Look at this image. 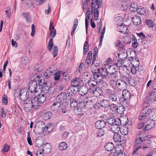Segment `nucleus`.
<instances>
[{
    "mask_svg": "<svg viewBox=\"0 0 156 156\" xmlns=\"http://www.w3.org/2000/svg\"><path fill=\"white\" fill-rule=\"evenodd\" d=\"M74 113L77 115H79L83 114V110L77 106L74 108Z\"/></svg>",
    "mask_w": 156,
    "mask_h": 156,
    "instance_id": "nucleus-36",
    "label": "nucleus"
},
{
    "mask_svg": "<svg viewBox=\"0 0 156 156\" xmlns=\"http://www.w3.org/2000/svg\"><path fill=\"white\" fill-rule=\"evenodd\" d=\"M105 134L104 131L102 129H99L97 132L98 137H101Z\"/></svg>",
    "mask_w": 156,
    "mask_h": 156,
    "instance_id": "nucleus-49",
    "label": "nucleus"
},
{
    "mask_svg": "<svg viewBox=\"0 0 156 156\" xmlns=\"http://www.w3.org/2000/svg\"><path fill=\"white\" fill-rule=\"evenodd\" d=\"M4 110L3 108H2V112L0 115L2 118L5 119L6 117V114L5 112L4 111Z\"/></svg>",
    "mask_w": 156,
    "mask_h": 156,
    "instance_id": "nucleus-63",
    "label": "nucleus"
},
{
    "mask_svg": "<svg viewBox=\"0 0 156 156\" xmlns=\"http://www.w3.org/2000/svg\"><path fill=\"white\" fill-rule=\"evenodd\" d=\"M38 82V87L39 90L41 89V88H42V87L43 86V85L44 84V83H44L41 80L38 81H37ZM41 91V90H40Z\"/></svg>",
    "mask_w": 156,
    "mask_h": 156,
    "instance_id": "nucleus-58",
    "label": "nucleus"
},
{
    "mask_svg": "<svg viewBox=\"0 0 156 156\" xmlns=\"http://www.w3.org/2000/svg\"><path fill=\"white\" fill-rule=\"evenodd\" d=\"M56 98L60 101V102H62L64 100H66L67 94L64 92H62Z\"/></svg>",
    "mask_w": 156,
    "mask_h": 156,
    "instance_id": "nucleus-25",
    "label": "nucleus"
},
{
    "mask_svg": "<svg viewBox=\"0 0 156 156\" xmlns=\"http://www.w3.org/2000/svg\"><path fill=\"white\" fill-rule=\"evenodd\" d=\"M106 125V122L104 121L99 120L95 123L96 127L98 129H102Z\"/></svg>",
    "mask_w": 156,
    "mask_h": 156,
    "instance_id": "nucleus-20",
    "label": "nucleus"
},
{
    "mask_svg": "<svg viewBox=\"0 0 156 156\" xmlns=\"http://www.w3.org/2000/svg\"><path fill=\"white\" fill-rule=\"evenodd\" d=\"M122 95L123 98H120V102H122L124 105L127 104V100L130 98L131 96L129 92L127 90L125 89L122 91Z\"/></svg>",
    "mask_w": 156,
    "mask_h": 156,
    "instance_id": "nucleus-7",
    "label": "nucleus"
},
{
    "mask_svg": "<svg viewBox=\"0 0 156 156\" xmlns=\"http://www.w3.org/2000/svg\"><path fill=\"white\" fill-rule=\"evenodd\" d=\"M138 135V137L135 140L134 142V150L132 154L133 155L136 154V152L139 150V148H142L144 149V148H147L146 146H144L143 145H140L141 142L147 140V139L146 133H144V131H140Z\"/></svg>",
    "mask_w": 156,
    "mask_h": 156,
    "instance_id": "nucleus-2",
    "label": "nucleus"
},
{
    "mask_svg": "<svg viewBox=\"0 0 156 156\" xmlns=\"http://www.w3.org/2000/svg\"><path fill=\"white\" fill-rule=\"evenodd\" d=\"M132 20L134 24L138 25L140 24L141 22L140 17L137 15H135L133 16Z\"/></svg>",
    "mask_w": 156,
    "mask_h": 156,
    "instance_id": "nucleus-18",
    "label": "nucleus"
},
{
    "mask_svg": "<svg viewBox=\"0 0 156 156\" xmlns=\"http://www.w3.org/2000/svg\"><path fill=\"white\" fill-rule=\"evenodd\" d=\"M111 110L113 112H116L117 111L118 108V105L114 104H112L109 105Z\"/></svg>",
    "mask_w": 156,
    "mask_h": 156,
    "instance_id": "nucleus-43",
    "label": "nucleus"
},
{
    "mask_svg": "<svg viewBox=\"0 0 156 156\" xmlns=\"http://www.w3.org/2000/svg\"><path fill=\"white\" fill-rule=\"evenodd\" d=\"M62 73V72L61 71H56L53 75L54 76V77L55 80H59L61 74Z\"/></svg>",
    "mask_w": 156,
    "mask_h": 156,
    "instance_id": "nucleus-30",
    "label": "nucleus"
},
{
    "mask_svg": "<svg viewBox=\"0 0 156 156\" xmlns=\"http://www.w3.org/2000/svg\"><path fill=\"white\" fill-rule=\"evenodd\" d=\"M105 94L109 99V101L114 102L118 100L117 95L113 90L110 89H107L105 90Z\"/></svg>",
    "mask_w": 156,
    "mask_h": 156,
    "instance_id": "nucleus-5",
    "label": "nucleus"
},
{
    "mask_svg": "<svg viewBox=\"0 0 156 156\" xmlns=\"http://www.w3.org/2000/svg\"><path fill=\"white\" fill-rule=\"evenodd\" d=\"M91 60H86L84 66L86 67H88L91 64Z\"/></svg>",
    "mask_w": 156,
    "mask_h": 156,
    "instance_id": "nucleus-64",
    "label": "nucleus"
},
{
    "mask_svg": "<svg viewBox=\"0 0 156 156\" xmlns=\"http://www.w3.org/2000/svg\"><path fill=\"white\" fill-rule=\"evenodd\" d=\"M50 88L49 86L48 85V84L47 83H45L43 85L42 90L44 93H47L49 92Z\"/></svg>",
    "mask_w": 156,
    "mask_h": 156,
    "instance_id": "nucleus-34",
    "label": "nucleus"
},
{
    "mask_svg": "<svg viewBox=\"0 0 156 156\" xmlns=\"http://www.w3.org/2000/svg\"><path fill=\"white\" fill-rule=\"evenodd\" d=\"M21 62L24 65H26L28 63L30 60L28 57H23L20 60Z\"/></svg>",
    "mask_w": 156,
    "mask_h": 156,
    "instance_id": "nucleus-40",
    "label": "nucleus"
},
{
    "mask_svg": "<svg viewBox=\"0 0 156 156\" xmlns=\"http://www.w3.org/2000/svg\"><path fill=\"white\" fill-rule=\"evenodd\" d=\"M68 147L67 144L65 142L61 143L59 145V149L61 150H64L66 149Z\"/></svg>",
    "mask_w": 156,
    "mask_h": 156,
    "instance_id": "nucleus-37",
    "label": "nucleus"
},
{
    "mask_svg": "<svg viewBox=\"0 0 156 156\" xmlns=\"http://www.w3.org/2000/svg\"><path fill=\"white\" fill-rule=\"evenodd\" d=\"M30 100V102L32 107V108L33 109H37L40 106L39 102L38 101V100L37 97H35L34 94V96L31 97Z\"/></svg>",
    "mask_w": 156,
    "mask_h": 156,
    "instance_id": "nucleus-11",
    "label": "nucleus"
},
{
    "mask_svg": "<svg viewBox=\"0 0 156 156\" xmlns=\"http://www.w3.org/2000/svg\"><path fill=\"white\" fill-rule=\"evenodd\" d=\"M120 55L118 56V57L120 58L121 59V61L120 62L119 60L117 62L116 64V65L118 67H121L122 65V62L125 59V58H124L123 59L121 58Z\"/></svg>",
    "mask_w": 156,
    "mask_h": 156,
    "instance_id": "nucleus-57",
    "label": "nucleus"
},
{
    "mask_svg": "<svg viewBox=\"0 0 156 156\" xmlns=\"http://www.w3.org/2000/svg\"><path fill=\"white\" fill-rule=\"evenodd\" d=\"M53 45V39H52V38H51L48 42V50L49 51H50L52 49Z\"/></svg>",
    "mask_w": 156,
    "mask_h": 156,
    "instance_id": "nucleus-45",
    "label": "nucleus"
},
{
    "mask_svg": "<svg viewBox=\"0 0 156 156\" xmlns=\"http://www.w3.org/2000/svg\"><path fill=\"white\" fill-rule=\"evenodd\" d=\"M117 87L120 90L125 88L127 86L126 82L122 79L118 80L116 81Z\"/></svg>",
    "mask_w": 156,
    "mask_h": 156,
    "instance_id": "nucleus-12",
    "label": "nucleus"
},
{
    "mask_svg": "<svg viewBox=\"0 0 156 156\" xmlns=\"http://www.w3.org/2000/svg\"><path fill=\"white\" fill-rule=\"evenodd\" d=\"M93 105L91 101H89L86 102L85 103V107L88 109L91 108Z\"/></svg>",
    "mask_w": 156,
    "mask_h": 156,
    "instance_id": "nucleus-46",
    "label": "nucleus"
},
{
    "mask_svg": "<svg viewBox=\"0 0 156 156\" xmlns=\"http://www.w3.org/2000/svg\"><path fill=\"white\" fill-rule=\"evenodd\" d=\"M121 120L117 118L115 119V122L114 125H116L118 126H119L122 124Z\"/></svg>",
    "mask_w": 156,
    "mask_h": 156,
    "instance_id": "nucleus-54",
    "label": "nucleus"
},
{
    "mask_svg": "<svg viewBox=\"0 0 156 156\" xmlns=\"http://www.w3.org/2000/svg\"><path fill=\"white\" fill-rule=\"evenodd\" d=\"M39 103H43L46 100V95L45 94H38L37 97Z\"/></svg>",
    "mask_w": 156,
    "mask_h": 156,
    "instance_id": "nucleus-27",
    "label": "nucleus"
},
{
    "mask_svg": "<svg viewBox=\"0 0 156 156\" xmlns=\"http://www.w3.org/2000/svg\"><path fill=\"white\" fill-rule=\"evenodd\" d=\"M19 98L20 100L22 101H26L28 99L29 101L31 98V97L34 96V93H30L29 91H26L24 90H22L19 91Z\"/></svg>",
    "mask_w": 156,
    "mask_h": 156,
    "instance_id": "nucleus-3",
    "label": "nucleus"
},
{
    "mask_svg": "<svg viewBox=\"0 0 156 156\" xmlns=\"http://www.w3.org/2000/svg\"><path fill=\"white\" fill-rule=\"evenodd\" d=\"M9 147L7 144H5L3 149H2V153H5L8 152L9 149Z\"/></svg>",
    "mask_w": 156,
    "mask_h": 156,
    "instance_id": "nucleus-56",
    "label": "nucleus"
},
{
    "mask_svg": "<svg viewBox=\"0 0 156 156\" xmlns=\"http://www.w3.org/2000/svg\"><path fill=\"white\" fill-rule=\"evenodd\" d=\"M115 122V119L113 118H110L108 119L107 122L108 124L111 125L114 124Z\"/></svg>",
    "mask_w": 156,
    "mask_h": 156,
    "instance_id": "nucleus-60",
    "label": "nucleus"
},
{
    "mask_svg": "<svg viewBox=\"0 0 156 156\" xmlns=\"http://www.w3.org/2000/svg\"><path fill=\"white\" fill-rule=\"evenodd\" d=\"M118 72L116 71H115V72H112L111 73L108 75V77L110 79H111L112 80H116L117 78V73Z\"/></svg>",
    "mask_w": 156,
    "mask_h": 156,
    "instance_id": "nucleus-39",
    "label": "nucleus"
},
{
    "mask_svg": "<svg viewBox=\"0 0 156 156\" xmlns=\"http://www.w3.org/2000/svg\"><path fill=\"white\" fill-rule=\"evenodd\" d=\"M80 83V80L78 78H74L71 81V85L74 87L78 86Z\"/></svg>",
    "mask_w": 156,
    "mask_h": 156,
    "instance_id": "nucleus-26",
    "label": "nucleus"
},
{
    "mask_svg": "<svg viewBox=\"0 0 156 156\" xmlns=\"http://www.w3.org/2000/svg\"><path fill=\"white\" fill-rule=\"evenodd\" d=\"M99 68H97V66H95L93 64V66H91V70L92 74L93 75L94 77H96L98 76V73L97 72L96 70H98Z\"/></svg>",
    "mask_w": 156,
    "mask_h": 156,
    "instance_id": "nucleus-31",
    "label": "nucleus"
},
{
    "mask_svg": "<svg viewBox=\"0 0 156 156\" xmlns=\"http://www.w3.org/2000/svg\"><path fill=\"white\" fill-rule=\"evenodd\" d=\"M123 136L118 133H114L113 136V139L116 143H120L123 140Z\"/></svg>",
    "mask_w": 156,
    "mask_h": 156,
    "instance_id": "nucleus-17",
    "label": "nucleus"
},
{
    "mask_svg": "<svg viewBox=\"0 0 156 156\" xmlns=\"http://www.w3.org/2000/svg\"><path fill=\"white\" fill-rule=\"evenodd\" d=\"M43 142L42 140H37L36 141V146L38 147H41L43 145Z\"/></svg>",
    "mask_w": 156,
    "mask_h": 156,
    "instance_id": "nucleus-55",
    "label": "nucleus"
},
{
    "mask_svg": "<svg viewBox=\"0 0 156 156\" xmlns=\"http://www.w3.org/2000/svg\"><path fill=\"white\" fill-rule=\"evenodd\" d=\"M94 80H90L88 82L90 86L89 91L90 92V90H91L93 96L94 95V94L95 92L97 91L96 88H97V86L98 83L102 81L97 77V78L94 77Z\"/></svg>",
    "mask_w": 156,
    "mask_h": 156,
    "instance_id": "nucleus-4",
    "label": "nucleus"
},
{
    "mask_svg": "<svg viewBox=\"0 0 156 156\" xmlns=\"http://www.w3.org/2000/svg\"><path fill=\"white\" fill-rule=\"evenodd\" d=\"M49 72L50 71L49 70H47L44 73V76L46 79L50 78L51 75H52L49 73Z\"/></svg>",
    "mask_w": 156,
    "mask_h": 156,
    "instance_id": "nucleus-59",
    "label": "nucleus"
},
{
    "mask_svg": "<svg viewBox=\"0 0 156 156\" xmlns=\"http://www.w3.org/2000/svg\"><path fill=\"white\" fill-rule=\"evenodd\" d=\"M45 130L44 132L46 133L47 132L48 133H49L52 129L51 123H50L47 125L45 127Z\"/></svg>",
    "mask_w": 156,
    "mask_h": 156,
    "instance_id": "nucleus-47",
    "label": "nucleus"
},
{
    "mask_svg": "<svg viewBox=\"0 0 156 156\" xmlns=\"http://www.w3.org/2000/svg\"><path fill=\"white\" fill-rule=\"evenodd\" d=\"M117 29L119 31L123 34H127L128 31V29L127 27L124 24L120 26H118Z\"/></svg>",
    "mask_w": 156,
    "mask_h": 156,
    "instance_id": "nucleus-19",
    "label": "nucleus"
},
{
    "mask_svg": "<svg viewBox=\"0 0 156 156\" xmlns=\"http://www.w3.org/2000/svg\"><path fill=\"white\" fill-rule=\"evenodd\" d=\"M58 52V47L57 46H55L54 47L52 54L54 58H55L57 55Z\"/></svg>",
    "mask_w": 156,
    "mask_h": 156,
    "instance_id": "nucleus-48",
    "label": "nucleus"
},
{
    "mask_svg": "<svg viewBox=\"0 0 156 156\" xmlns=\"http://www.w3.org/2000/svg\"><path fill=\"white\" fill-rule=\"evenodd\" d=\"M120 130V127L114 124L111 125L109 130L114 133H119Z\"/></svg>",
    "mask_w": 156,
    "mask_h": 156,
    "instance_id": "nucleus-21",
    "label": "nucleus"
},
{
    "mask_svg": "<svg viewBox=\"0 0 156 156\" xmlns=\"http://www.w3.org/2000/svg\"><path fill=\"white\" fill-rule=\"evenodd\" d=\"M38 83L37 81L35 80H33L30 82L28 85V88L29 91L30 93L36 92L39 90Z\"/></svg>",
    "mask_w": 156,
    "mask_h": 156,
    "instance_id": "nucleus-6",
    "label": "nucleus"
},
{
    "mask_svg": "<svg viewBox=\"0 0 156 156\" xmlns=\"http://www.w3.org/2000/svg\"><path fill=\"white\" fill-rule=\"evenodd\" d=\"M136 11L137 13L140 15H144L146 12L145 9L143 8H138Z\"/></svg>",
    "mask_w": 156,
    "mask_h": 156,
    "instance_id": "nucleus-44",
    "label": "nucleus"
},
{
    "mask_svg": "<svg viewBox=\"0 0 156 156\" xmlns=\"http://www.w3.org/2000/svg\"><path fill=\"white\" fill-rule=\"evenodd\" d=\"M61 105V103L59 101H56L52 105L51 107V108L54 111H57L58 108Z\"/></svg>",
    "mask_w": 156,
    "mask_h": 156,
    "instance_id": "nucleus-23",
    "label": "nucleus"
},
{
    "mask_svg": "<svg viewBox=\"0 0 156 156\" xmlns=\"http://www.w3.org/2000/svg\"><path fill=\"white\" fill-rule=\"evenodd\" d=\"M42 151L45 154H48L50 152L51 150V147L50 144L47 143L43 145Z\"/></svg>",
    "mask_w": 156,
    "mask_h": 156,
    "instance_id": "nucleus-16",
    "label": "nucleus"
},
{
    "mask_svg": "<svg viewBox=\"0 0 156 156\" xmlns=\"http://www.w3.org/2000/svg\"><path fill=\"white\" fill-rule=\"evenodd\" d=\"M97 72H98L97 77L102 80L104 77L107 76L108 73L107 69L105 67H103L101 68H98V70H96Z\"/></svg>",
    "mask_w": 156,
    "mask_h": 156,
    "instance_id": "nucleus-8",
    "label": "nucleus"
},
{
    "mask_svg": "<svg viewBox=\"0 0 156 156\" xmlns=\"http://www.w3.org/2000/svg\"><path fill=\"white\" fill-rule=\"evenodd\" d=\"M68 105L66 103H63L62 104V112L63 113H65L67 111V108Z\"/></svg>",
    "mask_w": 156,
    "mask_h": 156,
    "instance_id": "nucleus-42",
    "label": "nucleus"
},
{
    "mask_svg": "<svg viewBox=\"0 0 156 156\" xmlns=\"http://www.w3.org/2000/svg\"><path fill=\"white\" fill-rule=\"evenodd\" d=\"M52 116V113L51 112L47 111L44 113L42 118L45 120H47L50 119Z\"/></svg>",
    "mask_w": 156,
    "mask_h": 156,
    "instance_id": "nucleus-24",
    "label": "nucleus"
},
{
    "mask_svg": "<svg viewBox=\"0 0 156 156\" xmlns=\"http://www.w3.org/2000/svg\"><path fill=\"white\" fill-rule=\"evenodd\" d=\"M150 115L149 119L152 121H156V109H154L144 108L140 112L138 117L139 120H143L145 119H149L148 116Z\"/></svg>",
    "mask_w": 156,
    "mask_h": 156,
    "instance_id": "nucleus-1",
    "label": "nucleus"
},
{
    "mask_svg": "<svg viewBox=\"0 0 156 156\" xmlns=\"http://www.w3.org/2000/svg\"><path fill=\"white\" fill-rule=\"evenodd\" d=\"M109 101V100H103L100 102L101 106L104 108H106L108 106H109L110 104Z\"/></svg>",
    "mask_w": 156,
    "mask_h": 156,
    "instance_id": "nucleus-32",
    "label": "nucleus"
},
{
    "mask_svg": "<svg viewBox=\"0 0 156 156\" xmlns=\"http://www.w3.org/2000/svg\"><path fill=\"white\" fill-rule=\"evenodd\" d=\"M115 19L116 22V24L118 26H120L123 24V19L120 16L116 17L115 18Z\"/></svg>",
    "mask_w": 156,
    "mask_h": 156,
    "instance_id": "nucleus-35",
    "label": "nucleus"
},
{
    "mask_svg": "<svg viewBox=\"0 0 156 156\" xmlns=\"http://www.w3.org/2000/svg\"><path fill=\"white\" fill-rule=\"evenodd\" d=\"M46 126L44 122L42 121H39L37 122L34 126V128L38 130L40 133L44 132Z\"/></svg>",
    "mask_w": 156,
    "mask_h": 156,
    "instance_id": "nucleus-9",
    "label": "nucleus"
},
{
    "mask_svg": "<svg viewBox=\"0 0 156 156\" xmlns=\"http://www.w3.org/2000/svg\"><path fill=\"white\" fill-rule=\"evenodd\" d=\"M91 9L92 12L93 8H95L96 5H98V8L101 7L102 2L101 0H91Z\"/></svg>",
    "mask_w": 156,
    "mask_h": 156,
    "instance_id": "nucleus-15",
    "label": "nucleus"
},
{
    "mask_svg": "<svg viewBox=\"0 0 156 156\" xmlns=\"http://www.w3.org/2000/svg\"><path fill=\"white\" fill-rule=\"evenodd\" d=\"M79 94L81 96H83L87 94L88 91V88L86 85H83L79 87L78 90Z\"/></svg>",
    "mask_w": 156,
    "mask_h": 156,
    "instance_id": "nucleus-14",
    "label": "nucleus"
},
{
    "mask_svg": "<svg viewBox=\"0 0 156 156\" xmlns=\"http://www.w3.org/2000/svg\"><path fill=\"white\" fill-rule=\"evenodd\" d=\"M78 102L75 99L70 100V105L73 108H75L78 105Z\"/></svg>",
    "mask_w": 156,
    "mask_h": 156,
    "instance_id": "nucleus-33",
    "label": "nucleus"
},
{
    "mask_svg": "<svg viewBox=\"0 0 156 156\" xmlns=\"http://www.w3.org/2000/svg\"><path fill=\"white\" fill-rule=\"evenodd\" d=\"M105 150L108 151H111L114 148V145L112 143H107L105 146Z\"/></svg>",
    "mask_w": 156,
    "mask_h": 156,
    "instance_id": "nucleus-22",
    "label": "nucleus"
},
{
    "mask_svg": "<svg viewBox=\"0 0 156 156\" xmlns=\"http://www.w3.org/2000/svg\"><path fill=\"white\" fill-rule=\"evenodd\" d=\"M31 35L32 37H34L35 34V28L34 25L32 24L31 25Z\"/></svg>",
    "mask_w": 156,
    "mask_h": 156,
    "instance_id": "nucleus-61",
    "label": "nucleus"
},
{
    "mask_svg": "<svg viewBox=\"0 0 156 156\" xmlns=\"http://www.w3.org/2000/svg\"><path fill=\"white\" fill-rule=\"evenodd\" d=\"M109 85L113 89H115L117 86L116 81L113 80H111L109 83Z\"/></svg>",
    "mask_w": 156,
    "mask_h": 156,
    "instance_id": "nucleus-50",
    "label": "nucleus"
},
{
    "mask_svg": "<svg viewBox=\"0 0 156 156\" xmlns=\"http://www.w3.org/2000/svg\"><path fill=\"white\" fill-rule=\"evenodd\" d=\"M147 24L149 28L153 27L154 25L153 21L151 20L147 21Z\"/></svg>",
    "mask_w": 156,
    "mask_h": 156,
    "instance_id": "nucleus-62",
    "label": "nucleus"
},
{
    "mask_svg": "<svg viewBox=\"0 0 156 156\" xmlns=\"http://www.w3.org/2000/svg\"><path fill=\"white\" fill-rule=\"evenodd\" d=\"M77 107L83 110L85 107V103L83 101H81L78 104Z\"/></svg>",
    "mask_w": 156,
    "mask_h": 156,
    "instance_id": "nucleus-53",
    "label": "nucleus"
},
{
    "mask_svg": "<svg viewBox=\"0 0 156 156\" xmlns=\"http://www.w3.org/2000/svg\"><path fill=\"white\" fill-rule=\"evenodd\" d=\"M137 9L138 6L136 3L134 2H132L129 8V9L132 12L136 11Z\"/></svg>",
    "mask_w": 156,
    "mask_h": 156,
    "instance_id": "nucleus-29",
    "label": "nucleus"
},
{
    "mask_svg": "<svg viewBox=\"0 0 156 156\" xmlns=\"http://www.w3.org/2000/svg\"><path fill=\"white\" fill-rule=\"evenodd\" d=\"M144 120H146V121H144L145 126L144 128H143V129H144V130H148L154 127L155 125L154 121L149 119H148L147 118Z\"/></svg>",
    "mask_w": 156,
    "mask_h": 156,
    "instance_id": "nucleus-10",
    "label": "nucleus"
},
{
    "mask_svg": "<svg viewBox=\"0 0 156 156\" xmlns=\"http://www.w3.org/2000/svg\"><path fill=\"white\" fill-rule=\"evenodd\" d=\"M122 104V105L119 106H118L117 109V112L119 113H123V112L124 111V107L123 105H124L123 103L122 102L121 103Z\"/></svg>",
    "mask_w": 156,
    "mask_h": 156,
    "instance_id": "nucleus-41",
    "label": "nucleus"
},
{
    "mask_svg": "<svg viewBox=\"0 0 156 156\" xmlns=\"http://www.w3.org/2000/svg\"><path fill=\"white\" fill-rule=\"evenodd\" d=\"M119 131L123 135H127L128 134V128L127 127L123 126L120 128Z\"/></svg>",
    "mask_w": 156,
    "mask_h": 156,
    "instance_id": "nucleus-38",
    "label": "nucleus"
},
{
    "mask_svg": "<svg viewBox=\"0 0 156 156\" xmlns=\"http://www.w3.org/2000/svg\"><path fill=\"white\" fill-rule=\"evenodd\" d=\"M28 102H27L26 103H24L23 105L24 110L26 112H29L31 109L32 107L30 102V100L28 101Z\"/></svg>",
    "mask_w": 156,
    "mask_h": 156,
    "instance_id": "nucleus-28",
    "label": "nucleus"
},
{
    "mask_svg": "<svg viewBox=\"0 0 156 156\" xmlns=\"http://www.w3.org/2000/svg\"><path fill=\"white\" fill-rule=\"evenodd\" d=\"M94 10V18L96 20H97L99 16V10L98 8H96Z\"/></svg>",
    "mask_w": 156,
    "mask_h": 156,
    "instance_id": "nucleus-52",
    "label": "nucleus"
},
{
    "mask_svg": "<svg viewBox=\"0 0 156 156\" xmlns=\"http://www.w3.org/2000/svg\"><path fill=\"white\" fill-rule=\"evenodd\" d=\"M23 16L26 19V20L27 22H30V17L29 16L28 12H24L23 14Z\"/></svg>",
    "mask_w": 156,
    "mask_h": 156,
    "instance_id": "nucleus-51",
    "label": "nucleus"
},
{
    "mask_svg": "<svg viewBox=\"0 0 156 156\" xmlns=\"http://www.w3.org/2000/svg\"><path fill=\"white\" fill-rule=\"evenodd\" d=\"M49 30L50 31L49 36L51 38H53L55 37L56 34V31L53 27V22L51 21L50 23Z\"/></svg>",
    "mask_w": 156,
    "mask_h": 156,
    "instance_id": "nucleus-13",
    "label": "nucleus"
}]
</instances>
